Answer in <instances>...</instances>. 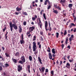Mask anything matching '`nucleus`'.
<instances>
[{"instance_id": "603ef678", "label": "nucleus", "mask_w": 76, "mask_h": 76, "mask_svg": "<svg viewBox=\"0 0 76 76\" xmlns=\"http://www.w3.org/2000/svg\"><path fill=\"white\" fill-rule=\"evenodd\" d=\"M67 48H69V49H70V45H69L68 46Z\"/></svg>"}, {"instance_id": "dca6fc26", "label": "nucleus", "mask_w": 76, "mask_h": 76, "mask_svg": "<svg viewBox=\"0 0 76 76\" xmlns=\"http://www.w3.org/2000/svg\"><path fill=\"white\" fill-rule=\"evenodd\" d=\"M55 50H56V49H55V48H53L52 50V53H53V54H55L56 53Z\"/></svg>"}, {"instance_id": "f3484780", "label": "nucleus", "mask_w": 76, "mask_h": 76, "mask_svg": "<svg viewBox=\"0 0 76 76\" xmlns=\"http://www.w3.org/2000/svg\"><path fill=\"white\" fill-rule=\"evenodd\" d=\"M19 33H20L21 32H22V27H21V26H20H20H19Z\"/></svg>"}, {"instance_id": "393cba45", "label": "nucleus", "mask_w": 76, "mask_h": 76, "mask_svg": "<svg viewBox=\"0 0 76 76\" xmlns=\"http://www.w3.org/2000/svg\"><path fill=\"white\" fill-rule=\"evenodd\" d=\"M19 55V53L18 52H17L15 54V56H18Z\"/></svg>"}, {"instance_id": "4be33fe9", "label": "nucleus", "mask_w": 76, "mask_h": 76, "mask_svg": "<svg viewBox=\"0 0 76 76\" xmlns=\"http://www.w3.org/2000/svg\"><path fill=\"white\" fill-rule=\"evenodd\" d=\"M49 0H46L44 3L45 5H47V2H48Z\"/></svg>"}, {"instance_id": "e433bc0d", "label": "nucleus", "mask_w": 76, "mask_h": 76, "mask_svg": "<svg viewBox=\"0 0 76 76\" xmlns=\"http://www.w3.org/2000/svg\"><path fill=\"white\" fill-rule=\"evenodd\" d=\"M51 6L50 5H49L48 7V10H49V9H50V8H51Z\"/></svg>"}, {"instance_id": "423d86ee", "label": "nucleus", "mask_w": 76, "mask_h": 76, "mask_svg": "<svg viewBox=\"0 0 76 76\" xmlns=\"http://www.w3.org/2000/svg\"><path fill=\"white\" fill-rule=\"evenodd\" d=\"M48 55H49V57L50 59V60H54V59H55V58H52V55H51V53H49Z\"/></svg>"}, {"instance_id": "774afa93", "label": "nucleus", "mask_w": 76, "mask_h": 76, "mask_svg": "<svg viewBox=\"0 0 76 76\" xmlns=\"http://www.w3.org/2000/svg\"><path fill=\"white\" fill-rule=\"evenodd\" d=\"M68 33H70L71 32V31H70V30H69L68 31Z\"/></svg>"}, {"instance_id": "3c124183", "label": "nucleus", "mask_w": 76, "mask_h": 76, "mask_svg": "<svg viewBox=\"0 0 76 76\" xmlns=\"http://www.w3.org/2000/svg\"><path fill=\"white\" fill-rule=\"evenodd\" d=\"M71 25H72V26H75V24L74 23H71Z\"/></svg>"}, {"instance_id": "412c9836", "label": "nucleus", "mask_w": 76, "mask_h": 76, "mask_svg": "<svg viewBox=\"0 0 76 76\" xmlns=\"http://www.w3.org/2000/svg\"><path fill=\"white\" fill-rule=\"evenodd\" d=\"M43 16L45 19V20H47V17H46V16L45 15V13H43Z\"/></svg>"}, {"instance_id": "37998d69", "label": "nucleus", "mask_w": 76, "mask_h": 76, "mask_svg": "<svg viewBox=\"0 0 76 76\" xmlns=\"http://www.w3.org/2000/svg\"><path fill=\"white\" fill-rule=\"evenodd\" d=\"M15 15H19V13H18L16 12H15Z\"/></svg>"}, {"instance_id": "f8f14e48", "label": "nucleus", "mask_w": 76, "mask_h": 76, "mask_svg": "<svg viewBox=\"0 0 76 76\" xmlns=\"http://www.w3.org/2000/svg\"><path fill=\"white\" fill-rule=\"evenodd\" d=\"M12 60L13 62H14V63H17V59H15V58H12Z\"/></svg>"}, {"instance_id": "ea45409f", "label": "nucleus", "mask_w": 76, "mask_h": 76, "mask_svg": "<svg viewBox=\"0 0 76 76\" xmlns=\"http://www.w3.org/2000/svg\"><path fill=\"white\" fill-rule=\"evenodd\" d=\"M6 27H5L3 29V31L4 32L5 31H6Z\"/></svg>"}, {"instance_id": "052dcab7", "label": "nucleus", "mask_w": 76, "mask_h": 76, "mask_svg": "<svg viewBox=\"0 0 76 76\" xmlns=\"http://www.w3.org/2000/svg\"><path fill=\"white\" fill-rule=\"evenodd\" d=\"M39 48H41V44H40L39 45Z\"/></svg>"}, {"instance_id": "4c0bfd02", "label": "nucleus", "mask_w": 76, "mask_h": 76, "mask_svg": "<svg viewBox=\"0 0 76 76\" xmlns=\"http://www.w3.org/2000/svg\"><path fill=\"white\" fill-rule=\"evenodd\" d=\"M21 40H23V34H22L21 36Z\"/></svg>"}, {"instance_id": "a211bd4d", "label": "nucleus", "mask_w": 76, "mask_h": 76, "mask_svg": "<svg viewBox=\"0 0 76 76\" xmlns=\"http://www.w3.org/2000/svg\"><path fill=\"white\" fill-rule=\"evenodd\" d=\"M42 25H43L42 23L38 24V26H39V27L41 29H42Z\"/></svg>"}, {"instance_id": "c03bdc74", "label": "nucleus", "mask_w": 76, "mask_h": 76, "mask_svg": "<svg viewBox=\"0 0 76 76\" xmlns=\"http://www.w3.org/2000/svg\"><path fill=\"white\" fill-rule=\"evenodd\" d=\"M27 68L28 69H30V65H28L27 66Z\"/></svg>"}, {"instance_id": "79ce46f5", "label": "nucleus", "mask_w": 76, "mask_h": 76, "mask_svg": "<svg viewBox=\"0 0 76 76\" xmlns=\"http://www.w3.org/2000/svg\"><path fill=\"white\" fill-rule=\"evenodd\" d=\"M75 12H74L72 13V16L73 17V18H75Z\"/></svg>"}, {"instance_id": "13d9d810", "label": "nucleus", "mask_w": 76, "mask_h": 76, "mask_svg": "<svg viewBox=\"0 0 76 76\" xmlns=\"http://www.w3.org/2000/svg\"><path fill=\"white\" fill-rule=\"evenodd\" d=\"M74 37L73 36V35H72L70 38H74Z\"/></svg>"}, {"instance_id": "7c9ffc66", "label": "nucleus", "mask_w": 76, "mask_h": 76, "mask_svg": "<svg viewBox=\"0 0 76 76\" xmlns=\"http://www.w3.org/2000/svg\"><path fill=\"white\" fill-rule=\"evenodd\" d=\"M34 39H33V41H35L36 40V36H34Z\"/></svg>"}, {"instance_id": "473e14b6", "label": "nucleus", "mask_w": 76, "mask_h": 76, "mask_svg": "<svg viewBox=\"0 0 76 76\" xmlns=\"http://www.w3.org/2000/svg\"><path fill=\"white\" fill-rule=\"evenodd\" d=\"M34 54L35 55H37V54L38 53V51H37L35 50V51H34Z\"/></svg>"}, {"instance_id": "8fccbe9b", "label": "nucleus", "mask_w": 76, "mask_h": 76, "mask_svg": "<svg viewBox=\"0 0 76 76\" xmlns=\"http://www.w3.org/2000/svg\"><path fill=\"white\" fill-rule=\"evenodd\" d=\"M74 19V22H75L76 20V16H75L74 17V18H73Z\"/></svg>"}, {"instance_id": "ddd939ff", "label": "nucleus", "mask_w": 76, "mask_h": 76, "mask_svg": "<svg viewBox=\"0 0 76 76\" xmlns=\"http://www.w3.org/2000/svg\"><path fill=\"white\" fill-rule=\"evenodd\" d=\"M38 60H39V62L40 63V64H42V60H41V59L40 58V57H38Z\"/></svg>"}, {"instance_id": "f03ea898", "label": "nucleus", "mask_w": 76, "mask_h": 76, "mask_svg": "<svg viewBox=\"0 0 76 76\" xmlns=\"http://www.w3.org/2000/svg\"><path fill=\"white\" fill-rule=\"evenodd\" d=\"M10 29L12 32L13 31V27L15 30L18 29V26L16 24H13L12 25V22H10Z\"/></svg>"}, {"instance_id": "2f4dec72", "label": "nucleus", "mask_w": 76, "mask_h": 76, "mask_svg": "<svg viewBox=\"0 0 76 76\" xmlns=\"http://www.w3.org/2000/svg\"><path fill=\"white\" fill-rule=\"evenodd\" d=\"M43 31H42L40 32V35H42V36H43Z\"/></svg>"}, {"instance_id": "bf43d9fd", "label": "nucleus", "mask_w": 76, "mask_h": 76, "mask_svg": "<svg viewBox=\"0 0 76 76\" xmlns=\"http://www.w3.org/2000/svg\"><path fill=\"white\" fill-rule=\"evenodd\" d=\"M56 64H59V62H58V60H57L56 61Z\"/></svg>"}, {"instance_id": "a878e982", "label": "nucleus", "mask_w": 76, "mask_h": 76, "mask_svg": "<svg viewBox=\"0 0 76 76\" xmlns=\"http://www.w3.org/2000/svg\"><path fill=\"white\" fill-rule=\"evenodd\" d=\"M29 58L30 61H32V58L31 56H29Z\"/></svg>"}, {"instance_id": "b1692460", "label": "nucleus", "mask_w": 76, "mask_h": 76, "mask_svg": "<svg viewBox=\"0 0 76 76\" xmlns=\"http://www.w3.org/2000/svg\"><path fill=\"white\" fill-rule=\"evenodd\" d=\"M23 14L24 15H25V16H27L28 15V13H27V12H23Z\"/></svg>"}, {"instance_id": "5701e85b", "label": "nucleus", "mask_w": 76, "mask_h": 76, "mask_svg": "<svg viewBox=\"0 0 76 76\" xmlns=\"http://www.w3.org/2000/svg\"><path fill=\"white\" fill-rule=\"evenodd\" d=\"M53 13H55V14H58V11L56 10H54V11H53Z\"/></svg>"}, {"instance_id": "a18cd8bd", "label": "nucleus", "mask_w": 76, "mask_h": 76, "mask_svg": "<svg viewBox=\"0 0 76 76\" xmlns=\"http://www.w3.org/2000/svg\"><path fill=\"white\" fill-rule=\"evenodd\" d=\"M63 15V18H65V16H66V13H64Z\"/></svg>"}, {"instance_id": "338daca9", "label": "nucleus", "mask_w": 76, "mask_h": 76, "mask_svg": "<svg viewBox=\"0 0 76 76\" xmlns=\"http://www.w3.org/2000/svg\"><path fill=\"white\" fill-rule=\"evenodd\" d=\"M2 49L3 51H4V47H2Z\"/></svg>"}, {"instance_id": "9d476101", "label": "nucleus", "mask_w": 76, "mask_h": 76, "mask_svg": "<svg viewBox=\"0 0 76 76\" xmlns=\"http://www.w3.org/2000/svg\"><path fill=\"white\" fill-rule=\"evenodd\" d=\"M68 7L70 8V9H72V7H73V4H70L68 5Z\"/></svg>"}, {"instance_id": "7ed1b4c3", "label": "nucleus", "mask_w": 76, "mask_h": 76, "mask_svg": "<svg viewBox=\"0 0 76 76\" xmlns=\"http://www.w3.org/2000/svg\"><path fill=\"white\" fill-rule=\"evenodd\" d=\"M21 60H20L19 61V63H21V64H23V63H25L26 61V59L25 58V56H22L20 58Z\"/></svg>"}, {"instance_id": "c756f323", "label": "nucleus", "mask_w": 76, "mask_h": 76, "mask_svg": "<svg viewBox=\"0 0 76 76\" xmlns=\"http://www.w3.org/2000/svg\"><path fill=\"white\" fill-rule=\"evenodd\" d=\"M50 73L52 75V76H54V71L52 70L50 72Z\"/></svg>"}, {"instance_id": "69168bd1", "label": "nucleus", "mask_w": 76, "mask_h": 76, "mask_svg": "<svg viewBox=\"0 0 76 76\" xmlns=\"http://www.w3.org/2000/svg\"><path fill=\"white\" fill-rule=\"evenodd\" d=\"M76 28H75L73 30V32H76Z\"/></svg>"}, {"instance_id": "c85d7f7f", "label": "nucleus", "mask_w": 76, "mask_h": 76, "mask_svg": "<svg viewBox=\"0 0 76 76\" xmlns=\"http://www.w3.org/2000/svg\"><path fill=\"white\" fill-rule=\"evenodd\" d=\"M64 34V35H66L67 34V31L66 30H65Z\"/></svg>"}, {"instance_id": "39448f33", "label": "nucleus", "mask_w": 76, "mask_h": 76, "mask_svg": "<svg viewBox=\"0 0 76 76\" xmlns=\"http://www.w3.org/2000/svg\"><path fill=\"white\" fill-rule=\"evenodd\" d=\"M17 67L18 71V72H20V71L22 70V65H19Z\"/></svg>"}, {"instance_id": "5fc2aeb1", "label": "nucleus", "mask_w": 76, "mask_h": 76, "mask_svg": "<svg viewBox=\"0 0 76 76\" xmlns=\"http://www.w3.org/2000/svg\"><path fill=\"white\" fill-rule=\"evenodd\" d=\"M3 70V68H2V66H0V70Z\"/></svg>"}, {"instance_id": "680f3d73", "label": "nucleus", "mask_w": 76, "mask_h": 76, "mask_svg": "<svg viewBox=\"0 0 76 76\" xmlns=\"http://www.w3.org/2000/svg\"><path fill=\"white\" fill-rule=\"evenodd\" d=\"M69 40L70 42H71L72 41V38H71V37H70L69 38Z\"/></svg>"}, {"instance_id": "9b49d317", "label": "nucleus", "mask_w": 76, "mask_h": 76, "mask_svg": "<svg viewBox=\"0 0 76 76\" xmlns=\"http://www.w3.org/2000/svg\"><path fill=\"white\" fill-rule=\"evenodd\" d=\"M15 20H16V19H13L12 20V22L14 24H16V23H18V21L16 20L15 22Z\"/></svg>"}, {"instance_id": "2eb2a0df", "label": "nucleus", "mask_w": 76, "mask_h": 76, "mask_svg": "<svg viewBox=\"0 0 76 76\" xmlns=\"http://www.w3.org/2000/svg\"><path fill=\"white\" fill-rule=\"evenodd\" d=\"M70 64L69 63H67L66 64V67H67V68H68V69H69V68L70 67Z\"/></svg>"}, {"instance_id": "0e129e2a", "label": "nucleus", "mask_w": 76, "mask_h": 76, "mask_svg": "<svg viewBox=\"0 0 76 76\" xmlns=\"http://www.w3.org/2000/svg\"><path fill=\"white\" fill-rule=\"evenodd\" d=\"M37 9L38 10H39V11H40L41 8H37Z\"/></svg>"}, {"instance_id": "bb28decb", "label": "nucleus", "mask_w": 76, "mask_h": 76, "mask_svg": "<svg viewBox=\"0 0 76 76\" xmlns=\"http://www.w3.org/2000/svg\"><path fill=\"white\" fill-rule=\"evenodd\" d=\"M56 37L57 38H58V36H59V33L58 32L56 33Z\"/></svg>"}, {"instance_id": "09e8293b", "label": "nucleus", "mask_w": 76, "mask_h": 76, "mask_svg": "<svg viewBox=\"0 0 76 76\" xmlns=\"http://www.w3.org/2000/svg\"><path fill=\"white\" fill-rule=\"evenodd\" d=\"M40 37L41 39V41H43V38H42V36H40Z\"/></svg>"}, {"instance_id": "4468645a", "label": "nucleus", "mask_w": 76, "mask_h": 76, "mask_svg": "<svg viewBox=\"0 0 76 76\" xmlns=\"http://www.w3.org/2000/svg\"><path fill=\"white\" fill-rule=\"evenodd\" d=\"M66 0H61L60 3L61 4H65L66 3Z\"/></svg>"}, {"instance_id": "de8ad7c7", "label": "nucleus", "mask_w": 76, "mask_h": 76, "mask_svg": "<svg viewBox=\"0 0 76 76\" xmlns=\"http://www.w3.org/2000/svg\"><path fill=\"white\" fill-rule=\"evenodd\" d=\"M23 25H24L25 26V25H26V22L24 21L23 23Z\"/></svg>"}, {"instance_id": "1a4fd4ad", "label": "nucleus", "mask_w": 76, "mask_h": 76, "mask_svg": "<svg viewBox=\"0 0 76 76\" xmlns=\"http://www.w3.org/2000/svg\"><path fill=\"white\" fill-rule=\"evenodd\" d=\"M35 17H32V19L33 20L35 21V20H36V19L37 18V16L36 15H34Z\"/></svg>"}, {"instance_id": "e2e57ef3", "label": "nucleus", "mask_w": 76, "mask_h": 76, "mask_svg": "<svg viewBox=\"0 0 76 76\" xmlns=\"http://www.w3.org/2000/svg\"><path fill=\"white\" fill-rule=\"evenodd\" d=\"M52 56L53 57H55L56 56V55H55L54 54H53L52 55Z\"/></svg>"}, {"instance_id": "f704fd0d", "label": "nucleus", "mask_w": 76, "mask_h": 76, "mask_svg": "<svg viewBox=\"0 0 76 76\" xmlns=\"http://www.w3.org/2000/svg\"><path fill=\"white\" fill-rule=\"evenodd\" d=\"M39 22L38 23V24H39L40 23H42L41 21V20H40V18H39Z\"/></svg>"}, {"instance_id": "a19ab883", "label": "nucleus", "mask_w": 76, "mask_h": 76, "mask_svg": "<svg viewBox=\"0 0 76 76\" xmlns=\"http://www.w3.org/2000/svg\"><path fill=\"white\" fill-rule=\"evenodd\" d=\"M69 62H70V63H71V62H72V61H73V59H72V60L69 59Z\"/></svg>"}, {"instance_id": "cd10ccee", "label": "nucleus", "mask_w": 76, "mask_h": 76, "mask_svg": "<svg viewBox=\"0 0 76 76\" xmlns=\"http://www.w3.org/2000/svg\"><path fill=\"white\" fill-rule=\"evenodd\" d=\"M48 49L49 50L47 49V51H48V52L50 53V52H51V50H50V47H48Z\"/></svg>"}, {"instance_id": "6e6d98bb", "label": "nucleus", "mask_w": 76, "mask_h": 76, "mask_svg": "<svg viewBox=\"0 0 76 76\" xmlns=\"http://www.w3.org/2000/svg\"><path fill=\"white\" fill-rule=\"evenodd\" d=\"M60 65H61V64H62V63H63V61H60Z\"/></svg>"}, {"instance_id": "aec40b11", "label": "nucleus", "mask_w": 76, "mask_h": 76, "mask_svg": "<svg viewBox=\"0 0 76 76\" xmlns=\"http://www.w3.org/2000/svg\"><path fill=\"white\" fill-rule=\"evenodd\" d=\"M16 11H20V10H22V8H19L18 7H17L16 8Z\"/></svg>"}, {"instance_id": "72a5a7b5", "label": "nucleus", "mask_w": 76, "mask_h": 76, "mask_svg": "<svg viewBox=\"0 0 76 76\" xmlns=\"http://www.w3.org/2000/svg\"><path fill=\"white\" fill-rule=\"evenodd\" d=\"M5 66L6 67H8V66H9V64L7 63L6 64Z\"/></svg>"}, {"instance_id": "58836bf2", "label": "nucleus", "mask_w": 76, "mask_h": 76, "mask_svg": "<svg viewBox=\"0 0 76 76\" xmlns=\"http://www.w3.org/2000/svg\"><path fill=\"white\" fill-rule=\"evenodd\" d=\"M61 47H62V48L63 49V48H64V44H62L61 45Z\"/></svg>"}, {"instance_id": "4d7b16f0", "label": "nucleus", "mask_w": 76, "mask_h": 76, "mask_svg": "<svg viewBox=\"0 0 76 76\" xmlns=\"http://www.w3.org/2000/svg\"><path fill=\"white\" fill-rule=\"evenodd\" d=\"M45 72H46V73L48 72V69H46Z\"/></svg>"}, {"instance_id": "20e7f679", "label": "nucleus", "mask_w": 76, "mask_h": 76, "mask_svg": "<svg viewBox=\"0 0 76 76\" xmlns=\"http://www.w3.org/2000/svg\"><path fill=\"white\" fill-rule=\"evenodd\" d=\"M33 51H35L37 49V45H36V42H33Z\"/></svg>"}, {"instance_id": "6ab92c4d", "label": "nucleus", "mask_w": 76, "mask_h": 76, "mask_svg": "<svg viewBox=\"0 0 76 76\" xmlns=\"http://www.w3.org/2000/svg\"><path fill=\"white\" fill-rule=\"evenodd\" d=\"M20 43L21 44H22L25 43V41L23 40H20Z\"/></svg>"}, {"instance_id": "c9c22d12", "label": "nucleus", "mask_w": 76, "mask_h": 76, "mask_svg": "<svg viewBox=\"0 0 76 76\" xmlns=\"http://www.w3.org/2000/svg\"><path fill=\"white\" fill-rule=\"evenodd\" d=\"M5 55L6 56V57H9V55L8 54H7V53H5Z\"/></svg>"}, {"instance_id": "49530a36", "label": "nucleus", "mask_w": 76, "mask_h": 76, "mask_svg": "<svg viewBox=\"0 0 76 76\" xmlns=\"http://www.w3.org/2000/svg\"><path fill=\"white\" fill-rule=\"evenodd\" d=\"M29 48L30 50H31V45L30 44L29 45Z\"/></svg>"}, {"instance_id": "6e6552de", "label": "nucleus", "mask_w": 76, "mask_h": 76, "mask_svg": "<svg viewBox=\"0 0 76 76\" xmlns=\"http://www.w3.org/2000/svg\"><path fill=\"white\" fill-rule=\"evenodd\" d=\"M39 70L40 72H44V71L45 70V67H42L41 69L40 68H39Z\"/></svg>"}, {"instance_id": "864d4df0", "label": "nucleus", "mask_w": 76, "mask_h": 76, "mask_svg": "<svg viewBox=\"0 0 76 76\" xmlns=\"http://www.w3.org/2000/svg\"><path fill=\"white\" fill-rule=\"evenodd\" d=\"M30 32H31V31H30L28 32L27 33V35H28V34H30Z\"/></svg>"}, {"instance_id": "0eeeda50", "label": "nucleus", "mask_w": 76, "mask_h": 76, "mask_svg": "<svg viewBox=\"0 0 76 76\" xmlns=\"http://www.w3.org/2000/svg\"><path fill=\"white\" fill-rule=\"evenodd\" d=\"M35 29V27L32 26L29 28V30L30 32H32Z\"/></svg>"}, {"instance_id": "f257e3e1", "label": "nucleus", "mask_w": 76, "mask_h": 76, "mask_svg": "<svg viewBox=\"0 0 76 76\" xmlns=\"http://www.w3.org/2000/svg\"><path fill=\"white\" fill-rule=\"evenodd\" d=\"M48 24L49 26V28H49H48V29H47V28H48V22L47 21H45V28L46 31L49 30L50 32H51V30H52V28H51V23H50V22L49 21L48 22Z\"/></svg>"}]
</instances>
